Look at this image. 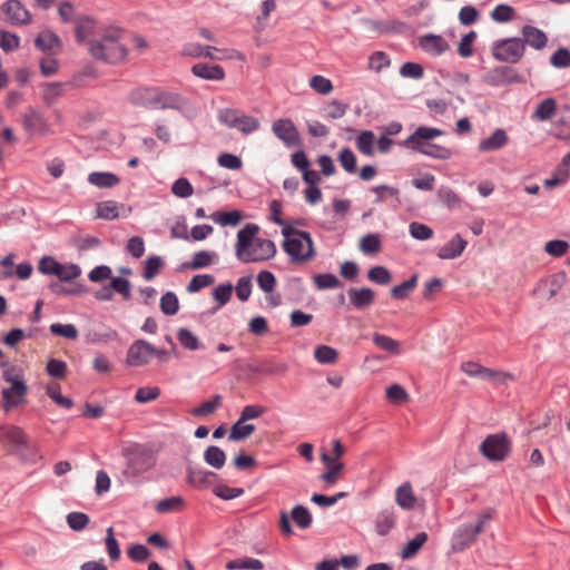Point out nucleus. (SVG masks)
<instances>
[{
  "instance_id": "obj_47",
  "label": "nucleus",
  "mask_w": 570,
  "mask_h": 570,
  "mask_svg": "<svg viewBox=\"0 0 570 570\" xmlns=\"http://www.w3.org/2000/svg\"><path fill=\"white\" fill-rule=\"evenodd\" d=\"M373 343L379 348L392 354H399L401 351V345L399 341L380 333L373 334Z\"/></svg>"
},
{
  "instance_id": "obj_40",
  "label": "nucleus",
  "mask_w": 570,
  "mask_h": 570,
  "mask_svg": "<svg viewBox=\"0 0 570 570\" xmlns=\"http://www.w3.org/2000/svg\"><path fill=\"white\" fill-rule=\"evenodd\" d=\"M374 141V132L372 130H363L356 137L355 144L360 153L365 156H373L375 154Z\"/></svg>"
},
{
  "instance_id": "obj_39",
  "label": "nucleus",
  "mask_w": 570,
  "mask_h": 570,
  "mask_svg": "<svg viewBox=\"0 0 570 570\" xmlns=\"http://www.w3.org/2000/svg\"><path fill=\"white\" fill-rule=\"evenodd\" d=\"M210 218L222 226H236L243 219V214L237 209L230 212L217 210L210 215Z\"/></svg>"
},
{
  "instance_id": "obj_1",
  "label": "nucleus",
  "mask_w": 570,
  "mask_h": 570,
  "mask_svg": "<svg viewBox=\"0 0 570 570\" xmlns=\"http://www.w3.org/2000/svg\"><path fill=\"white\" fill-rule=\"evenodd\" d=\"M259 227L256 224H246L237 233L236 256L243 263L262 262L275 256L276 245L271 239L256 237Z\"/></svg>"
},
{
  "instance_id": "obj_5",
  "label": "nucleus",
  "mask_w": 570,
  "mask_h": 570,
  "mask_svg": "<svg viewBox=\"0 0 570 570\" xmlns=\"http://www.w3.org/2000/svg\"><path fill=\"white\" fill-rule=\"evenodd\" d=\"M282 235L284 236L282 247L291 262L302 263L315 257L314 242L308 232L296 229L291 225L282 228Z\"/></svg>"
},
{
  "instance_id": "obj_13",
  "label": "nucleus",
  "mask_w": 570,
  "mask_h": 570,
  "mask_svg": "<svg viewBox=\"0 0 570 570\" xmlns=\"http://www.w3.org/2000/svg\"><path fill=\"white\" fill-rule=\"evenodd\" d=\"M485 82L499 87L504 85L521 83L523 82L522 76L510 66H499L493 68L485 76Z\"/></svg>"
},
{
  "instance_id": "obj_3",
  "label": "nucleus",
  "mask_w": 570,
  "mask_h": 570,
  "mask_svg": "<svg viewBox=\"0 0 570 570\" xmlns=\"http://www.w3.org/2000/svg\"><path fill=\"white\" fill-rule=\"evenodd\" d=\"M121 456L125 460L124 475L137 478L157 463V451L151 443L128 442L121 448Z\"/></svg>"
},
{
  "instance_id": "obj_18",
  "label": "nucleus",
  "mask_w": 570,
  "mask_h": 570,
  "mask_svg": "<svg viewBox=\"0 0 570 570\" xmlns=\"http://www.w3.org/2000/svg\"><path fill=\"white\" fill-rule=\"evenodd\" d=\"M442 135H443L442 129L426 127V126H420L405 140L400 141L399 145L402 147H414L417 145L430 142V140H432L439 136H442Z\"/></svg>"
},
{
  "instance_id": "obj_49",
  "label": "nucleus",
  "mask_w": 570,
  "mask_h": 570,
  "mask_svg": "<svg viewBox=\"0 0 570 570\" xmlns=\"http://www.w3.org/2000/svg\"><path fill=\"white\" fill-rule=\"evenodd\" d=\"M291 517L296 525L301 529L309 528L313 522V518L308 509L301 504H297L293 508Z\"/></svg>"
},
{
  "instance_id": "obj_30",
  "label": "nucleus",
  "mask_w": 570,
  "mask_h": 570,
  "mask_svg": "<svg viewBox=\"0 0 570 570\" xmlns=\"http://www.w3.org/2000/svg\"><path fill=\"white\" fill-rule=\"evenodd\" d=\"M61 283L60 281H52L49 283L48 288L51 293L59 296H77L89 292V287L82 283H72L71 286H65Z\"/></svg>"
},
{
  "instance_id": "obj_38",
  "label": "nucleus",
  "mask_w": 570,
  "mask_h": 570,
  "mask_svg": "<svg viewBox=\"0 0 570 570\" xmlns=\"http://www.w3.org/2000/svg\"><path fill=\"white\" fill-rule=\"evenodd\" d=\"M226 453L217 445H209L204 451V461L214 469H222L226 463Z\"/></svg>"
},
{
  "instance_id": "obj_22",
  "label": "nucleus",
  "mask_w": 570,
  "mask_h": 570,
  "mask_svg": "<svg viewBox=\"0 0 570 570\" xmlns=\"http://www.w3.org/2000/svg\"><path fill=\"white\" fill-rule=\"evenodd\" d=\"M286 363L277 361L275 357L263 360L255 365L249 366V371L261 375H283L287 371Z\"/></svg>"
},
{
  "instance_id": "obj_34",
  "label": "nucleus",
  "mask_w": 570,
  "mask_h": 570,
  "mask_svg": "<svg viewBox=\"0 0 570 570\" xmlns=\"http://www.w3.org/2000/svg\"><path fill=\"white\" fill-rule=\"evenodd\" d=\"M88 181L98 188H111L119 184L120 178L109 171H94L88 175Z\"/></svg>"
},
{
  "instance_id": "obj_42",
  "label": "nucleus",
  "mask_w": 570,
  "mask_h": 570,
  "mask_svg": "<svg viewBox=\"0 0 570 570\" xmlns=\"http://www.w3.org/2000/svg\"><path fill=\"white\" fill-rule=\"evenodd\" d=\"M419 275L413 274L409 279L403 283L395 285L391 289V296L394 299H404L417 285Z\"/></svg>"
},
{
  "instance_id": "obj_28",
  "label": "nucleus",
  "mask_w": 570,
  "mask_h": 570,
  "mask_svg": "<svg viewBox=\"0 0 570 570\" xmlns=\"http://www.w3.org/2000/svg\"><path fill=\"white\" fill-rule=\"evenodd\" d=\"M395 501L397 505L405 511H411L415 508L417 500L413 492L412 484L409 481L402 483L396 489Z\"/></svg>"
},
{
  "instance_id": "obj_29",
  "label": "nucleus",
  "mask_w": 570,
  "mask_h": 570,
  "mask_svg": "<svg viewBox=\"0 0 570 570\" xmlns=\"http://www.w3.org/2000/svg\"><path fill=\"white\" fill-rule=\"evenodd\" d=\"M96 21L89 16L76 19L75 38L78 43H87L88 37L95 35Z\"/></svg>"
},
{
  "instance_id": "obj_35",
  "label": "nucleus",
  "mask_w": 570,
  "mask_h": 570,
  "mask_svg": "<svg viewBox=\"0 0 570 570\" xmlns=\"http://www.w3.org/2000/svg\"><path fill=\"white\" fill-rule=\"evenodd\" d=\"M22 122L24 129L31 135L41 132L46 126L41 114L32 108H30L29 111L23 115Z\"/></svg>"
},
{
  "instance_id": "obj_2",
  "label": "nucleus",
  "mask_w": 570,
  "mask_h": 570,
  "mask_svg": "<svg viewBox=\"0 0 570 570\" xmlns=\"http://www.w3.org/2000/svg\"><path fill=\"white\" fill-rule=\"evenodd\" d=\"M0 442L9 455H13L22 462L36 463L41 458L38 445L18 425H1Z\"/></svg>"
},
{
  "instance_id": "obj_57",
  "label": "nucleus",
  "mask_w": 570,
  "mask_h": 570,
  "mask_svg": "<svg viewBox=\"0 0 570 570\" xmlns=\"http://www.w3.org/2000/svg\"><path fill=\"white\" fill-rule=\"evenodd\" d=\"M367 278L375 284L387 285L392 281V274L386 267L377 265L368 269Z\"/></svg>"
},
{
  "instance_id": "obj_58",
  "label": "nucleus",
  "mask_w": 570,
  "mask_h": 570,
  "mask_svg": "<svg viewBox=\"0 0 570 570\" xmlns=\"http://www.w3.org/2000/svg\"><path fill=\"white\" fill-rule=\"evenodd\" d=\"M222 396L216 394L212 400L202 403L199 406L191 409L190 414L197 417L208 415L213 413L220 404Z\"/></svg>"
},
{
  "instance_id": "obj_7",
  "label": "nucleus",
  "mask_w": 570,
  "mask_h": 570,
  "mask_svg": "<svg viewBox=\"0 0 570 570\" xmlns=\"http://www.w3.org/2000/svg\"><path fill=\"white\" fill-rule=\"evenodd\" d=\"M479 451L490 461H503L511 452V441L505 433L489 434Z\"/></svg>"
},
{
  "instance_id": "obj_52",
  "label": "nucleus",
  "mask_w": 570,
  "mask_h": 570,
  "mask_svg": "<svg viewBox=\"0 0 570 570\" xmlns=\"http://www.w3.org/2000/svg\"><path fill=\"white\" fill-rule=\"evenodd\" d=\"M264 564L261 560L245 557L240 559L229 560L226 563V569L235 570V569H248V570H262Z\"/></svg>"
},
{
  "instance_id": "obj_54",
  "label": "nucleus",
  "mask_w": 570,
  "mask_h": 570,
  "mask_svg": "<svg viewBox=\"0 0 570 570\" xmlns=\"http://www.w3.org/2000/svg\"><path fill=\"white\" fill-rule=\"evenodd\" d=\"M557 111V104L553 98L542 100L533 114V117L539 120H549Z\"/></svg>"
},
{
  "instance_id": "obj_16",
  "label": "nucleus",
  "mask_w": 570,
  "mask_h": 570,
  "mask_svg": "<svg viewBox=\"0 0 570 570\" xmlns=\"http://www.w3.org/2000/svg\"><path fill=\"white\" fill-rule=\"evenodd\" d=\"M478 535L479 528H473L469 523L462 524L452 535L451 549L454 552H462L476 541Z\"/></svg>"
},
{
  "instance_id": "obj_50",
  "label": "nucleus",
  "mask_w": 570,
  "mask_h": 570,
  "mask_svg": "<svg viewBox=\"0 0 570 570\" xmlns=\"http://www.w3.org/2000/svg\"><path fill=\"white\" fill-rule=\"evenodd\" d=\"M314 357L320 364H334L338 358V352L328 345H318L314 350Z\"/></svg>"
},
{
  "instance_id": "obj_10",
  "label": "nucleus",
  "mask_w": 570,
  "mask_h": 570,
  "mask_svg": "<svg viewBox=\"0 0 570 570\" xmlns=\"http://www.w3.org/2000/svg\"><path fill=\"white\" fill-rule=\"evenodd\" d=\"M8 383L10 385L1 391L3 399L2 406L6 412L22 405L26 402V396L29 390L24 380L8 379Z\"/></svg>"
},
{
  "instance_id": "obj_46",
  "label": "nucleus",
  "mask_w": 570,
  "mask_h": 570,
  "mask_svg": "<svg viewBox=\"0 0 570 570\" xmlns=\"http://www.w3.org/2000/svg\"><path fill=\"white\" fill-rule=\"evenodd\" d=\"M255 431L254 424H245V422H240L238 419L232 428L228 435V440L233 442L243 441L247 439Z\"/></svg>"
},
{
  "instance_id": "obj_17",
  "label": "nucleus",
  "mask_w": 570,
  "mask_h": 570,
  "mask_svg": "<svg viewBox=\"0 0 570 570\" xmlns=\"http://www.w3.org/2000/svg\"><path fill=\"white\" fill-rule=\"evenodd\" d=\"M157 89V86L135 88L128 94V101L135 107L155 109Z\"/></svg>"
},
{
  "instance_id": "obj_27",
  "label": "nucleus",
  "mask_w": 570,
  "mask_h": 570,
  "mask_svg": "<svg viewBox=\"0 0 570 570\" xmlns=\"http://www.w3.org/2000/svg\"><path fill=\"white\" fill-rule=\"evenodd\" d=\"M420 45L424 51L432 56H441L450 48L443 37L433 33L423 36Z\"/></svg>"
},
{
  "instance_id": "obj_23",
  "label": "nucleus",
  "mask_w": 570,
  "mask_h": 570,
  "mask_svg": "<svg viewBox=\"0 0 570 570\" xmlns=\"http://www.w3.org/2000/svg\"><path fill=\"white\" fill-rule=\"evenodd\" d=\"M321 460L326 465V471L320 475V479L328 484H334L344 470V463L335 460L326 452L321 454Z\"/></svg>"
},
{
  "instance_id": "obj_20",
  "label": "nucleus",
  "mask_w": 570,
  "mask_h": 570,
  "mask_svg": "<svg viewBox=\"0 0 570 570\" xmlns=\"http://www.w3.org/2000/svg\"><path fill=\"white\" fill-rule=\"evenodd\" d=\"M466 245L468 242L460 234H455L439 249L438 257L440 259H455L462 255Z\"/></svg>"
},
{
  "instance_id": "obj_48",
  "label": "nucleus",
  "mask_w": 570,
  "mask_h": 570,
  "mask_svg": "<svg viewBox=\"0 0 570 570\" xmlns=\"http://www.w3.org/2000/svg\"><path fill=\"white\" fill-rule=\"evenodd\" d=\"M313 282L315 286L321 291L333 289L343 286L336 275L332 273L316 274L313 276Z\"/></svg>"
},
{
  "instance_id": "obj_24",
  "label": "nucleus",
  "mask_w": 570,
  "mask_h": 570,
  "mask_svg": "<svg viewBox=\"0 0 570 570\" xmlns=\"http://www.w3.org/2000/svg\"><path fill=\"white\" fill-rule=\"evenodd\" d=\"M410 150L420 153L422 155L429 156L434 159L440 160H448L452 157L453 153L450 148H446L444 146L433 144V142H425L422 145H417L414 147H406Z\"/></svg>"
},
{
  "instance_id": "obj_11",
  "label": "nucleus",
  "mask_w": 570,
  "mask_h": 570,
  "mask_svg": "<svg viewBox=\"0 0 570 570\" xmlns=\"http://www.w3.org/2000/svg\"><path fill=\"white\" fill-rule=\"evenodd\" d=\"M217 479L218 474L216 472L196 468L190 464L186 468V483L195 490H207Z\"/></svg>"
},
{
  "instance_id": "obj_12",
  "label": "nucleus",
  "mask_w": 570,
  "mask_h": 570,
  "mask_svg": "<svg viewBox=\"0 0 570 570\" xmlns=\"http://www.w3.org/2000/svg\"><path fill=\"white\" fill-rule=\"evenodd\" d=\"M188 106V99L175 90L157 89L155 109H173L183 112Z\"/></svg>"
},
{
  "instance_id": "obj_61",
  "label": "nucleus",
  "mask_w": 570,
  "mask_h": 570,
  "mask_svg": "<svg viewBox=\"0 0 570 570\" xmlns=\"http://www.w3.org/2000/svg\"><path fill=\"white\" fill-rule=\"evenodd\" d=\"M215 277L210 274H198L191 277L189 283L187 284V292L188 293H197L202 288L207 287L212 284H214Z\"/></svg>"
},
{
  "instance_id": "obj_19",
  "label": "nucleus",
  "mask_w": 570,
  "mask_h": 570,
  "mask_svg": "<svg viewBox=\"0 0 570 570\" xmlns=\"http://www.w3.org/2000/svg\"><path fill=\"white\" fill-rule=\"evenodd\" d=\"M347 295L351 305L360 311L370 307L375 301V293L370 287H351L347 289Z\"/></svg>"
},
{
  "instance_id": "obj_36",
  "label": "nucleus",
  "mask_w": 570,
  "mask_h": 570,
  "mask_svg": "<svg viewBox=\"0 0 570 570\" xmlns=\"http://www.w3.org/2000/svg\"><path fill=\"white\" fill-rule=\"evenodd\" d=\"M217 256L215 252L199 250L194 254L190 262L181 264V269H200L209 266Z\"/></svg>"
},
{
  "instance_id": "obj_62",
  "label": "nucleus",
  "mask_w": 570,
  "mask_h": 570,
  "mask_svg": "<svg viewBox=\"0 0 570 570\" xmlns=\"http://www.w3.org/2000/svg\"><path fill=\"white\" fill-rule=\"evenodd\" d=\"M338 161L341 166L350 174H354L357 169L356 156L348 147L341 149L338 154Z\"/></svg>"
},
{
  "instance_id": "obj_37",
  "label": "nucleus",
  "mask_w": 570,
  "mask_h": 570,
  "mask_svg": "<svg viewBox=\"0 0 570 570\" xmlns=\"http://www.w3.org/2000/svg\"><path fill=\"white\" fill-rule=\"evenodd\" d=\"M124 209V204H118L115 200H105L97 205V218L114 220L120 216L119 209Z\"/></svg>"
},
{
  "instance_id": "obj_15",
  "label": "nucleus",
  "mask_w": 570,
  "mask_h": 570,
  "mask_svg": "<svg viewBox=\"0 0 570 570\" xmlns=\"http://www.w3.org/2000/svg\"><path fill=\"white\" fill-rule=\"evenodd\" d=\"M1 10L6 16V21L13 26L28 24L31 21L30 12L19 0H8L2 3Z\"/></svg>"
},
{
  "instance_id": "obj_25",
  "label": "nucleus",
  "mask_w": 570,
  "mask_h": 570,
  "mask_svg": "<svg viewBox=\"0 0 570 570\" xmlns=\"http://www.w3.org/2000/svg\"><path fill=\"white\" fill-rule=\"evenodd\" d=\"M521 39L524 41V46L529 45L535 50L543 49L548 42L547 35L541 29L530 24L523 26Z\"/></svg>"
},
{
  "instance_id": "obj_4",
  "label": "nucleus",
  "mask_w": 570,
  "mask_h": 570,
  "mask_svg": "<svg viewBox=\"0 0 570 570\" xmlns=\"http://www.w3.org/2000/svg\"><path fill=\"white\" fill-rule=\"evenodd\" d=\"M120 33V29H109L99 40H88L90 55L97 60L111 65L122 62L128 55V50L119 42Z\"/></svg>"
},
{
  "instance_id": "obj_44",
  "label": "nucleus",
  "mask_w": 570,
  "mask_h": 570,
  "mask_svg": "<svg viewBox=\"0 0 570 570\" xmlns=\"http://www.w3.org/2000/svg\"><path fill=\"white\" fill-rule=\"evenodd\" d=\"M428 541V534L425 532H419L413 539L407 541L401 552L403 559L413 558L422 546Z\"/></svg>"
},
{
  "instance_id": "obj_60",
  "label": "nucleus",
  "mask_w": 570,
  "mask_h": 570,
  "mask_svg": "<svg viewBox=\"0 0 570 570\" xmlns=\"http://www.w3.org/2000/svg\"><path fill=\"white\" fill-rule=\"evenodd\" d=\"M20 46V38L17 33L0 30V48L6 52H12Z\"/></svg>"
},
{
  "instance_id": "obj_33",
  "label": "nucleus",
  "mask_w": 570,
  "mask_h": 570,
  "mask_svg": "<svg viewBox=\"0 0 570 570\" xmlns=\"http://www.w3.org/2000/svg\"><path fill=\"white\" fill-rule=\"evenodd\" d=\"M35 47L42 52H50L55 47H61V40L51 30H43L35 39Z\"/></svg>"
},
{
  "instance_id": "obj_41",
  "label": "nucleus",
  "mask_w": 570,
  "mask_h": 570,
  "mask_svg": "<svg viewBox=\"0 0 570 570\" xmlns=\"http://www.w3.org/2000/svg\"><path fill=\"white\" fill-rule=\"evenodd\" d=\"M213 50L216 51L217 48L210 47V46H204V45L196 43V42H189L183 47L181 52L184 56H188V57H194V58L208 57V58L213 59V58H215L213 55Z\"/></svg>"
},
{
  "instance_id": "obj_55",
  "label": "nucleus",
  "mask_w": 570,
  "mask_h": 570,
  "mask_svg": "<svg viewBox=\"0 0 570 570\" xmlns=\"http://www.w3.org/2000/svg\"><path fill=\"white\" fill-rule=\"evenodd\" d=\"M164 266V261L160 256L151 255L149 256L144 264L142 277L146 281H151L159 273L160 268Z\"/></svg>"
},
{
  "instance_id": "obj_45",
  "label": "nucleus",
  "mask_w": 570,
  "mask_h": 570,
  "mask_svg": "<svg viewBox=\"0 0 570 570\" xmlns=\"http://www.w3.org/2000/svg\"><path fill=\"white\" fill-rule=\"evenodd\" d=\"M160 311L167 316H173L179 311V299L176 293L168 291L160 297Z\"/></svg>"
},
{
  "instance_id": "obj_31",
  "label": "nucleus",
  "mask_w": 570,
  "mask_h": 570,
  "mask_svg": "<svg viewBox=\"0 0 570 570\" xmlns=\"http://www.w3.org/2000/svg\"><path fill=\"white\" fill-rule=\"evenodd\" d=\"M372 193L376 195V198L374 199V204H381L386 202L387 198H392L394 204L393 207L397 208L401 205V198H400V189L386 184L373 186L370 189Z\"/></svg>"
},
{
  "instance_id": "obj_6",
  "label": "nucleus",
  "mask_w": 570,
  "mask_h": 570,
  "mask_svg": "<svg viewBox=\"0 0 570 570\" xmlns=\"http://www.w3.org/2000/svg\"><path fill=\"white\" fill-rule=\"evenodd\" d=\"M491 51L498 61L517 63L525 52L524 41L519 37L500 39L493 42Z\"/></svg>"
},
{
  "instance_id": "obj_59",
  "label": "nucleus",
  "mask_w": 570,
  "mask_h": 570,
  "mask_svg": "<svg viewBox=\"0 0 570 570\" xmlns=\"http://www.w3.org/2000/svg\"><path fill=\"white\" fill-rule=\"evenodd\" d=\"M438 196L439 199L450 209L458 208L461 204L460 196L450 187H440Z\"/></svg>"
},
{
  "instance_id": "obj_64",
  "label": "nucleus",
  "mask_w": 570,
  "mask_h": 570,
  "mask_svg": "<svg viewBox=\"0 0 570 570\" xmlns=\"http://www.w3.org/2000/svg\"><path fill=\"white\" fill-rule=\"evenodd\" d=\"M171 193L176 197L187 198L193 195L194 187L187 178L180 177V178L176 179L175 183L173 184Z\"/></svg>"
},
{
  "instance_id": "obj_51",
  "label": "nucleus",
  "mask_w": 570,
  "mask_h": 570,
  "mask_svg": "<svg viewBox=\"0 0 570 570\" xmlns=\"http://www.w3.org/2000/svg\"><path fill=\"white\" fill-rule=\"evenodd\" d=\"M62 264L52 256H43L38 263V271L48 276L58 277L61 274Z\"/></svg>"
},
{
  "instance_id": "obj_63",
  "label": "nucleus",
  "mask_w": 570,
  "mask_h": 570,
  "mask_svg": "<svg viewBox=\"0 0 570 570\" xmlns=\"http://www.w3.org/2000/svg\"><path fill=\"white\" fill-rule=\"evenodd\" d=\"M66 520L69 528L73 531L83 530L90 522L88 514L76 511L68 513Z\"/></svg>"
},
{
  "instance_id": "obj_43",
  "label": "nucleus",
  "mask_w": 570,
  "mask_h": 570,
  "mask_svg": "<svg viewBox=\"0 0 570 570\" xmlns=\"http://www.w3.org/2000/svg\"><path fill=\"white\" fill-rule=\"evenodd\" d=\"M233 288V284L229 282L219 284L214 288L213 297L218 303V305L212 309L213 314L229 302Z\"/></svg>"
},
{
  "instance_id": "obj_53",
  "label": "nucleus",
  "mask_w": 570,
  "mask_h": 570,
  "mask_svg": "<svg viewBox=\"0 0 570 570\" xmlns=\"http://www.w3.org/2000/svg\"><path fill=\"white\" fill-rule=\"evenodd\" d=\"M382 248V243L377 234H367L361 238L360 249L365 255H374Z\"/></svg>"
},
{
  "instance_id": "obj_14",
  "label": "nucleus",
  "mask_w": 570,
  "mask_h": 570,
  "mask_svg": "<svg viewBox=\"0 0 570 570\" xmlns=\"http://www.w3.org/2000/svg\"><path fill=\"white\" fill-rule=\"evenodd\" d=\"M154 346L145 340H136L127 351L126 363L129 366H144L153 356Z\"/></svg>"
},
{
  "instance_id": "obj_9",
  "label": "nucleus",
  "mask_w": 570,
  "mask_h": 570,
  "mask_svg": "<svg viewBox=\"0 0 570 570\" xmlns=\"http://www.w3.org/2000/svg\"><path fill=\"white\" fill-rule=\"evenodd\" d=\"M272 132L283 141L287 148L302 147L303 145L299 131L289 118L276 119L272 125Z\"/></svg>"
},
{
  "instance_id": "obj_8",
  "label": "nucleus",
  "mask_w": 570,
  "mask_h": 570,
  "mask_svg": "<svg viewBox=\"0 0 570 570\" xmlns=\"http://www.w3.org/2000/svg\"><path fill=\"white\" fill-rule=\"evenodd\" d=\"M218 120L228 128H236L244 135H249L259 128L257 118L247 116L237 109L226 108L219 111Z\"/></svg>"
},
{
  "instance_id": "obj_26",
  "label": "nucleus",
  "mask_w": 570,
  "mask_h": 570,
  "mask_svg": "<svg viewBox=\"0 0 570 570\" xmlns=\"http://www.w3.org/2000/svg\"><path fill=\"white\" fill-rule=\"evenodd\" d=\"M508 142L509 137L507 131L502 128H498L491 134L490 137L479 142L478 149L482 153L494 151L503 148Z\"/></svg>"
},
{
  "instance_id": "obj_32",
  "label": "nucleus",
  "mask_w": 570,
  "mask_h": 570,
  "mask_svg": "<svg viewBox=\"0 0 570 570\" xmlns=\"http://www.w3.org/2000/svg\"><path fill=\"white\" fill-rule=\"evenodd\" d=\"M396 522V515L394 508H387L379 512L375 520V529L377 534L386 535L394 528Z\"/></svg>"
},
{
  "instance_id": "obj_21",
  "label": "nucleus",
  "mask_w": 570,
  "mask_h": 570,
  "mask_svg": "<svg viewBox=\"0 0 570 570\" xmlns=\"http://www.w3.org/2000/svg\"><path fill=\"white\" fill-rule=\"evenodd\" d=\"M194 76L205 80H223L225 70L220 65L209 62H198L191 67Z\"/></svg>"
},
{
  "instance_id": "obj_56",
  "label": "nucleus",
  "mask_w": 570,
  "mask_h": 570,
  "mask_svg": "<svg viewBox=\"0 0 570 570\" xmlns=\"http://www.w3.org/2000/svg\"><path fill=\"white\" fill-rule=\"evenodd\" d=\"M177 338L180 345L188 351H196L200 346L199 338L188 328H179L177 332Z\"/></svg>"
}]
</instances>
